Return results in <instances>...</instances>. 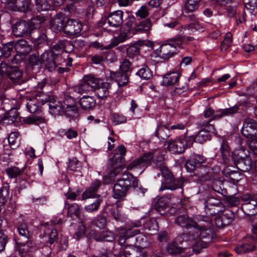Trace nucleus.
<instances>
[{"instance_id":"1","label":"nucleus","mask_w":257,"mask_h":257,"mask_svg":"<svg viewBox=\"0 0 257 257\" xmlns=\"http://www.w3.org/2000/svg\"><path fill=\"white\" fill-rule=\"evenodd\" d=\"M164 154L163 152L155 151L145 154L140 158L133 161L127 167V170H132L137 175H140L148 164L154 163L159 168L163 178L160 191L166 189L175 190L182 187L183 181L175 180L168 168L164 165Z\"/></svg>"},{"instance_id":"2","label":"nucleus","mask_w":257,"mask_h":257,"mask_svg":"<svg viewBox=\"0 0 257 257\" xmlns=\"http://www.w3.org/2000/svg\"><path fill=\"white\" fill-rule=\"evenodd\" d=\"M196 219L198 222H196L192 230H189L188 239L193 243L194 251L198 253L211 241L213 234L210 229L208 217L199 216Z\"/></svg>"},{"instance_id":"3","label":"nucleus","mask_w":257,"mask_h":257,"mask_svg":"<svg viewBox=\"0 0 257 257\" xmlns=\"http://www.w3.org/2000/svg\"><path fill=\"white\" fill-rule=\"evenodd\" d=\"M131 187L134 188L136 192L139 195H144L147 190L142 187L139 181L131 174L125 171L114 185L113 197L117 200H123Z\"/></svg>"},{"instance_id":"4","label":"nucleus","mask_w":257,"mask_h":257,"mask_svg":"<svg viewBox=\"0 0 257 257\" xmlns=\"http://www.w3.org/2000/svg\"><path fill=\"white\" fill-rule=\"evenodd\" d=\"M125 153L126 149L122 145L118 146L114 150L113 157L108 161L107 168L111 171L108 175L103 177L104 184H109L114 181L116 176L123 169L122 163Z\"/></svg>"},{"instance_id":"5","label":"nucleus","mask_w":257,"mask_h":257,"mask_svg":"<svg viewBox=\"0 0 257 257\" xmlns=\"http://www.w3.org/2000/svg\"><path fill=\"white\" fill-rule=\"evenodd\" d=\"M123 20L122 25L127 29V33L125 34V38L130 37L128 33H131V31L133 34L138 33H147L150 32L153 26L150 19H147L144 22L139 21L132 11L124 12Z\"/></svg>"},{"instance_id":"6","label":"nucleus","mask_w":257,"mask_h":257,"mask_svg":"<svg viewBox=\"0 0 257 257\" xmlns=\"http://www.w3.org/2000/svg\"><path fill=\"white\" fill-rule=\"evenodd\" d=\"M45 21V17L43 15L33 17L28 21L20 20L12 26V33L17 37H29L34 28H40Z\"/></svg>"},{"instance_id":"7","label":"nucleus","mask_w":257,"mask_h":257,"mask_svg":"<svg viewBox=\"0 0 257 257\" xmlns=\"http://www.w3.org/2000/svg\"><path fill=\"white\" fill-rule=\"evenodd\" d=\"M180 41L175 40L173 43H164L151 54V59L156 63L165 62L176 54V45L179 46Z\"/></svg>"},{"instance_id":"8","label":"nucleus","mask_w":257,"mask_h":257,"mask_svg":"<svg viewBox=\"0 0 257 257\" xmlns=\"http://www.w3.org/2000/svg\"><path fill=\"white\" fill-rule=\"evenodd\" d=\"M242 135L246 138L250 139L247 143L250 150L257 156V122L253 119L246 118L244 119L241 128Z\"/></svg>"},{"instance_id":"9","label":"nucleus","mask_w":257,"mask_h":257,"mask_svg":"<svg viewBox=\"0 0 257 257\" xmlns=\"http://www.w3.org/2000/svg\"><path fill=\"white\" fill-rule=\"evenodd\" d=\"M249 155V152L242 147L233 151L232 159L238 170L242 172H247L250 169L252 161Z\"/></svg>"},{"instance_id":"10","label":"nucleus","mask_w":257,"mask_h":257,"mask_svg":"<svg viewBox=\"0 0 257 257\" xmlns=\"http://www.w3.org/2000/svg\"><path fill=\"white\" fill-rule=\"evenodd\" d=\"M124 12L121 10H117L113 12H110L106 17L102 18L101 20L98 23L97 25L99 27H102L108 33L112 32L110 29H107L105 27L106 22L110 27L118 28L122 25L123 18Z\"/></svg>"},{"instance_id":"11","label":"nucleus","mask_w":257,"mask_h":257,"mask_svg":"<svg viewBox=\"0 0 257 257\" xmlns=\"http://www.w3.org/2000/svg\"><path fill=\"white\" fill-rule=\"evenodd\" d=\"M193 144L192 137H182L176 140H171L168 143L167 149L173 154H180Z\"/></svg>"},{"instance_id":"12","label":"nucleus","mask_w":257,"mask_h":257,"mask_svg":"<svg viewBox=\"0 0 257 257\" xmlns=\"http://www.w3.org/2000/svg\"><path fill=\"white\" fill-rule=\"evenodd\" d=\"M40 28H34V30L29 36L31 39L34 49L36 51L45 46H49L50 43V40H49L47 35V30Z\"/></svg>"},{"instance_id":"13","label":"nucleus","mask_w":257,"mask_h":257,"mask_svg":"<svg viewBox=\"0 0 257 257\" xmlns=\"http://www.w3.org/2000/svg\"><path fill=\"white\" fill-rule=\"evenodd\" d=\"M129 230L125 228H120L118 230L117 236H118V242L121 246V249L125 257H138L140 252H138V249L132 245H125V242L127 238H129Z\"/></svg>"},{"instance_id":"14","label":"nucleus","mask_w":257,"mask_h":257,"mask_svg":"<svg viewBox=\"0 0 257 257\" xmlns=\"http://www.w3.org/2000/svg\"><path fill=\"white\" fill-rule=\"evenodd\" d=\"M48 98V94L40 92L31 98H28L26 104L28 111L30 113L36 112L40 106L46 102Z\"/></svg>"},{"instance_id":"15","label":"nucleus","mask_w":257,"mask_h":257,"mask_svg":"<svg viewBox=\"0 0 257 257\" xmlns=\"http://www.w3.org/2000/svg\"><path fill=\"white\" fill-rule=\"evenodd\" d=\"M241 200V209L245 214L253 215L257 213V196L246 194L242 196Z\"/></svg>"},{"instance_id":"16","label":"nucleus","mask_w":257,"mask_h":257,"mask_svg":"<svg viewBox=\"0 0 257 257\" xmlns=\"http://www.w3.org/2000/svg\"><path fill=\"white\" fill-rule=\"evenodd\" d=\"M62 104L65 115L67 117L73 119L78 116V107L74 98L69 95H65Z\"/></svg>"},{"instance_id":"17","label":"nucleus","mask_w":257,"mask_h":257,"mask_svg":"<svg viewBox=\"0 0 257 257\" xmlns=\"http://www.w3.org/2000/svg\"><path fill=\"white\" fill-rule=\"evenodd\" d=\"M143 42L141 40L136 41L133 44L127 47L125 50L127 57L132 60L130 62L128 60L124 59L123 61L120 62V64H132V63L137 61L140 57V53L141 50V44Z\"/></svg>"},{"instance_id":"18","label":"nucleus","mask_w":257,"mask_h":257,"mask_svg":"<svg viewBox=\"0 0 257 257\" xmlns=\"http://www.w3.org/2000/svg\"><path fill=\"white\" fill-rule=\"evenodd\" d=\"M64 33L71 36L79 34L83 29V24L79 19H70L67 17L66 20Z\"/></svg>"},{"instance_id":"19","label":"nucleus","mask_w":257,"mask_h":257,"mask_svg":"<svg viewBox=\"0 0 257 257\" xmlns=\"http://www.w3.org/2000/svg\"><path fill=\"white\" fill-rule=\"evenodd\" d=\"M233 212L229 209H224L223 211L219 210L215 215L214 222L217 227H221L228 225L234 218Z\"/></svg>"},{"instance_id":"20","label":"nucleus","mask_w":257,"mask_h":257,"mask_svg":"<svg viewBox=\"0 0 257 257\" xmlns=\"http://www.w3.org/2000/svg\"><path fill=\"white\" fill-rule=\"evenodd\" d=\"M166 249L168 253L171 255H178L179 257H188L194 251L193 248H182L175 241L168 243Z\"/></svg>"},{"instance_id":"21","label":"nucleus","mask_w":257,"mask_h":257,"mask_svg":"<svg viewBox=\"0 0 257 257\" xmlns=\"http://www.w3.org/2000/svg\"><path fill=\"white\" fill-rule=\"evenodd\" d=\"M61 218H56L51 221V225L49 223H45V228L44 230L45 236L48 238V242L50 244H53L58 238V233L57 230L53 228L52 224H57L61 223Z\"/></svg>"},{"instance_id":"22","label":"nucleus","mask_w":257,"mask_h":257,"mask_svg":"<svg viewBox=\"0 0 257 257\" xmlns=\"http://www.w3.org/2000/svg\"><path fill=\"white\" fill-rule=\"evenodd\" d=\"M67 19V17L62 13L56 15L50 21L51 29L56 33L59 32L64 33Z\"/></svg>"},{"instance_id":"23","label":"nucleus","mask_w":257,"mask_h":257,"mask_svg":"<svg viewBox=\"0 0 257 257\" xmlns=\"http://www.w3.org/2000/svg\"><path fill=\"white\" fill-rule=\"evenodd\" d=\"M130 69L129 65H119V70L114 73L113 77L119 87L128 82Z\"/></svg>"},{"instance_id":"24","label":"nucleus","mask_w":257,"mask_h":257,"mask_svg":"<svg viewBox=\"0 0 257 257\" xmlns=\"http://www.w3.org/2000/svg\"><path fill=\"white\" fill-rule=\"evenodd\" d=\"M15 51V41L4 43L0 41V64H9L3 59L10 58L12 53Z\"/></svg>"},{"instance_id":"25","label":"nucleus","mask_w":257,"mask_h":257,"mask_svg":"<svg viewBox=\"0 0 257 257\" xmlns=\"http://www.w3.org/2000/svg\"><path fill=\"white\" fill-rule=\"evenodd\" d=\"M205 162L206 158L203 156L197 154L192 155L186 163V169L189 172H193L199 167L200 164Z\"/></svg>"},{"instance_id":"26","label":"nucleus","mask_w":257,"mask_h":257,"mask_svg":"<svg viewBox=\"0 0 257 257\" xmlns=\"http://www.w3.org/2000/svg\"><path fill=\"white\" fill-rule=\"evenodd\" d=\"M46 102H48L49 111L53 115L65 114L63 104L61 102L57 100L54 96L49 95Z\"/></svg>"},{"instance_id":"27","label":"nucleus","mask_w":257,"mask_h":257,"mask_svg":"<svg viewBox=\"0 0 257 257\" xmlns=\"http://www.w3.org/2000/svg\"><path fill=\"white\" fill-rule=\"evenodd\" d=\"M220 201L214 197L209 198L205 202L204 209L207 217L216 215L219 212V205L220 204Z\"/></svg>"},{"instance_id":"28","label":"nucleus","mask_w":257,"mask_h":257,"mask_svg":"<svg viewBox=\"0 0 257 257\" xmlns=\"http://www.w3.org/2000/svg\"><path fill=\"white\" fill-rule=\"evenodd\" d=\"M180 74L179 70L173 71L166 73L163 77L161 84L164 86L174 85L178 81Z\"/></svg>"},{"instance_id":"29","label":"nucleus","mask_w":257,"mask_h":257,"mask_svg":"<svg viewBox=\"0 0 257 257\" xmlns=\"http://www.w3.org/2000/svg\"><path fill=\"white\" fill-rule=\"evenodd\" d=\"M254 245L251 238L245 239L242 242L237 245L234 250L238 254L246 253L253 250Z\"/></svg>"},{"instance_id":"30","label":"nucleus","mask_w":257,"mask_h":257,"mask_svg":"<svg viewBox=\"0 0 257 257\" xmlns=\"http://www.w3.org/2000/svg\"><path fill=\"white\" fill-rule=\"evenodd\" d=\"M100 186V182L99 180H96L94 181L83 193L82 195V200L96 197L97 196L96 192Z\"/></svg>"},{"instance_id":"31","label":"nucleus","mask_w":257,"mask_h":257,"mask_svg":"<svg viewBox=\"0 0 257 257\" xmlns=\"http://www.w3.org/2000/svg\"><path fill=\"white\" fill-rule=\"evenodd\" d=\"M175 222L178 225L183 227H186L190 230H192V227L195 225L196 222L190 218L187 214L180 215L178 216Z\"/></svg>"},{"instance_id":"32","label":"nucleus","mask_w":257,"mask_h":257,"mask_svg":"<svg viewBox=\"0 0 257 257\" xmlns=\"http://www.w3.org/2000/svg\"><path fill=\"white\" fill-rule=\"evenodd\" d=\"M12 65H4L3 69H5L6 72L3 70L1 73L3 75L8 76L11 79L15 80L19 79L22 76V72L18 70L17 67H11Z\"/></svg>"},{"instance_id":"33","label":"nucleus","mask_w":257,"mask_h":257,"mask_svg":"<svg viewBox=\"0 0 257 257\" xmlns=\"http://www.w3.org/2000/svg\"><path fill=\"white\" fill-rule=\"evenodd\" d=\"M17 249L19 251L22 257L24 256L25 253L32 251L34 247L33 242L29 240V239H26V241L24 242L17 241Z\"/></svg>"},{"instance_id":"34","label":"nucleus","mask_w":257,"mask_h":257,"mask_svg":"<svg viewBox=\"0 0 257 257\" xmlns=\"http://www.w3.org/2000/svg\"><path fill=\"white\" fill-rule=\"evenodd\" d=\"M57 57V55L53 53V51H46L41 55V64H57L55 62Z\"/></svg>"},{"instance_id":"35","label":"nucleus","mask_w":257,"mask_h":257,"mask_svg":"<svg viewBox=\"0 0 257 257\" xmlns=\"http://www.w3.org/2000/svg\"><path fill=\"white\" fill-rule=\"evenodd\" d=\"M67 42L64 40H58L57 42L50 43V45L48 46L51 49V51H53V53H55L57 55V57L63 52L66 46Z\"/></svg>"},{"instance_id":"36","label":"nucleus","mask_w":257,"mask_h":257,"mask_svg":"<svg viewBox=\"0 0 257 257\" xmlns=\"http://www.w3.org/2000/svg\"><path fill=\"white\" fill-rule=\"evenodd\" d=\"M51 0H35V8L38 12H47L52 9Z\"/></svg>"},{"instance_id":"37","label":"nucleus","mask_w":257,"mask_h":257,"mask_svg":"<svg viewBox=\"0 0 257 257\" xmlns=\"http://www.w3.org/2000/svg\"><path fill=\"white\" fill-rule=\"evenodd\" d=\"M14 8L19 12H26L30 9L31 0H12Z\"/></svg>"},{"instance_id":"38","label":"nucleus","mask_w":257,"mask_h":257,"mask_svg":"<svg viewBox=\"0 0 257 257\" xmlns=\"http://www.w3.org/2000/svg\"><path fill=\"white\" fill-rule=\"evenodd\" d=\"M238 109V107L236 106L223 109H219L215 112H214L213 115V119H217L224 116L232 115L235 113Z\"/></svg>"},{"instance_id":"39","label":"nucleus","mask_w":257,"mask_h":257,"mask_svg":"<svg viewBox=\"0 0 257 257\" xmlns=\"http://www.w3.org/2000/svg\"><path fill=\"white\" fill-rule=\"evenodd\" d=\"M79 103L83 109H88L95 105V99L92 96H83L79 100Z\"/></svg>"},{"instance_id":"40","label":"nucleus","mask_w":257,"mask_h":257,"mask_svg":"<svg viewBox=\"0 0 257 257\" xmlns=\"http://www.w3.org/2000/svg\"><path fill=\"white\" fill-rule=\"evenodd\" d=\"M155 134L159 139L166 140L170 136V129L165 125H158Z\"/></svg>"},{"instance_id":"41","label":"nucleus","mask_w":257,"mask_h":257,"mask_svg":"<svg viewBox=\"0 0 257 257\" xmlns=\"http://www.w3.org/2000/svg\"><path fill=\"white\" fill-rule=\"evenodd\" d=\"M201 0H187L184 8L186 13H193L197 11L200 6Z\"/></svg>"},{"instance_id":"42","label":"nucleus","mask_w":257,"mask_h":257,"mask_svg":"<svg viewBox=\"0 0 257 257\" xmlns=\"http://www.w3.org/2000/svg\"><path fill=\"white\" fill-rule=\"evenodd\" d=\"M149 9L146 5L142 6L140 9L135 13V17L139 21L144 22L147 19L149 15Z\"/></svg>"},{"instance_id":"43","label":"nucleus","mask_w":257,"mask_h":257,"mask_svg":"<svg viewBox=\"0 0 257 257\" xmlns=\"http://www.w3.org/2000/svg\"><path fill=\"white\" fill-rule=\"evenodd\" d=\"M110 84L108 82H101L96 89V94L98 97L103 98L106 97L109 94Z\"/></svg>"},{"instance_id":"44","label":"nucleus","mask_w":257,"mask_h":257,"mask_svg":"<svg viewBox=\"0 0 257 257\" xmlns=\"http://www.w3.org/2000/svg\"><path fill=\"white\" fill-rule=\"evenodd\" d=\"M232 43V35L230 33H227L225 35L223 41L220 45V49L222 52H226L231 46Z\"/></svg>"},{"instance_id":"45","label":"nucleus","mask_w":257,"mask_h":257,"mask_svg":"<svg viewBox=\"0 0 257 257\" xmlns=\"http://www.w3.org/2000/svg\"><path fill=\"white\" fill-rule=\"evenodd\" d=\"M95 239L98 241H112L114 239L113 233L109 231H103L100 232L98 236H95Z\"/></svg>"},{"instance_id":"46","label":"nucleus","mask_w":257,"mask_h":257,"mask_svg":"<svg viewBox=\"0 0 257 257\" xmlns=\"http://www.w3.org/2000/svg\"><path fill=\"white\" fill-rule=\"evenodd\" d=\"M74 90L78 93H83L92 91L91 87L89 86L84 77L83 78L80 83L78 85L75 86Z\"/></svg>"},{"instance_id":"47","label":"nucleus","mask_w":257,"mask_h":257,"mask_svg":"<svg viewBox=\"0 0 257 257\" xmlns=\"http://www.w3.org/2000/svg\"><path fill=\"white\" fill-rule=\"evenodd\" d=\"M145 229L152 231L150 234H155L158 230V224L155 219H150L146 221L144 225Z\"/></svg>"},{"instance_id":"48","label":"nucleus","mask_w":257,"mask_h":257,"mask_svg":"<svg viewBox=\"0 0 257 257\" xmlns=\"http://www.w3.org/2000/svg\"><path fill=\"white\" fill-rule=\"evenodd\" d=\"M84 77L86 79L89 86L91 87V90L96 89L102 81L100 79L96 78L91 75H86Z\"/></svg>"},{"instance_id":"49","label":"nucleus","mask_w":257,"mask_h":257,"mask_svg":"<svg viewBox=\"0 0 257 257\" xmlns=\"http://www.w3.org/2000/svg\"><path fill=\"white\" fill-rule=\"evenodd\" d=\"M191 137L193 138V141H194L200 144H202L207 140L211 139V135L202 130L198 133L194 138Z\"/></svg>"},{"instance_id":"50","label":"nucleus","mask_w":257,"mask_h":257,"mask_svg":"<svg viewBox=\"0 0 257 257\" xmlns=\"http://www.w3.org/2000/svg\"><path fill=\"white\" fill-rule=\"evenodd\" d=\"M184 31L186 30H191L192 32H195L197 31H203L204 27L202 24L199 21L194 22H191L189 24H186L184 26Z\"/></svg>"},{"instance_id":"51","label":"nucleus","mask_w":257,"mask_h":257,"mask_svg":"<svg viewBox=\"0 0 257 257\" xmlns=\"http://www.w3.org/2000/svg\"><path fill=\"white\" fill-rule=\"evenodd\" d=\"M19 134L17 132H12L9 135L8 142L12 149H14L19 145Z\"/></svg>"},{"instance_id":"52","label":"nucleus","mask_w":257,"mask_h":257,"mask_svg":"<svg viewBox=\"0 0 257 257\" xmlns=\"http://www.w3.org/2000/svg\"><path fill=\"white\" fill-rule=\"evenodd\" d=\"M137 74L141 78L146 80L151 78L153 76L152 71L147 65H145L144 67L140 69L137 72Z\"/></svg>"},{"instance_id":"53","label":"nucleus","mask_w":257,"mask_h":257,"mask_svg":"<svg viewBox=\"0 0 257 257\" xmlns=\"http://www.w3.org/2000/svg\"><path fill=\"white\" fill-rule=\"evenodd\" d=\"M135 247L140 248H146L149 245V242L147 240V237L145 235L140 234L135 238Z\"/></svg>"},{"instance_id":"54","label":"nucleus","mask_w":257,"mask_h":257,"mask_svg":"<svg viewBox=\"0 0 257 257\" xmlns=\"http://www.w3.org/2000/svg\"><path fill=\"white\" fill-rule=\"evenodd\" d=\"M102 199L100 198H98L92 203L86 205L84 207V209L86 212L88 213L95 212L99 208Z\"/></svg>"},{"instance_id":"55","label":"nucleus","mask_w":257,"mask_h":257,"mask_svg":"<svg viewBox=\"0 0 257 257\" xmlns=\"http://www.w3.org/2000/svg\"><path fill=\"white\" fill-rule=\"evenodd\" d=\"M111 119L115 125L125 123L127 120L126 117L124 115L117 113L112 114Z\"/></svg>"},{"instance_id":"56","label":"nucleus","mask_w":257,"mask_h":257,"mask_svg":"<svg viewBox=\"0 0 257 257\" xmlns=\"http://www.w3.org/2000/svg\"><path fill=\"white\" fill-rule=\"evenodd\" d=\"M103 56L104 57V62L107 63H113L117 60L115 53L112 50L107 49Z\"/></svg>"},{"instance_id":"57","label":"nucleus","mask_w":257,"mask_h":257,"mask_svg":"<svg viewBox=\"0 0 257 257\" xmlns=\"http://www.w3.org/2000/svg\"><path fill=\"white\" fill-rule=\"evenodd\" d=\"M59 133L61 135L65 136L69 140L76 138L78 136L77 132L72 128L62 130L59 131Z\"/></svg>"},{"instance_id":"58","label":"nucleus","mask_w":257,"mask_h":257,"mask_svg":"<svg viewBox=\"0 0 257 257\" xmlns=\"http://www.w3.org/2000/svg\"><path fill=\"white\" fill-rule=\"evenodd\" d=\"M24 121L28 124L34 123L39 124V123L44 122V119L40 116L32 115L31 116L25 117Z\"/></svg>"},{"instance_id":"59","label":"nucleus","mask_w":257,"mask_h":257,"mask_svg":"<svg viewBox=\"0 0 257 257\" xmlns=\"http://www.w3.org/2000/svg\"><path fill=\"white\" fill-rule=\"evenodd\" d=\"M7 173L10 178H16L20 175L23 169H20L16 167H10L7 170Z\"/></svg>"},{"instance_id":"60","label":"nucleus","mask_w":257,"mask_h":257,"mask_svg":"<svg viewBox=\"0 0 257 257\" xmlns=\"http://www.w3.org/2000/svg\"><path fill=\"white\" fill-rule=\"evenodd\" d=\"M17 229L20 235L25 237L27 240L29 239V232L25 223L20 224L18 227Z\"/></svg>"},{"instance_id":"61","label":"nucleus","mask_w":257,"mask_h":257,"mask_svg":"<svg viewBox=\"0 0 257 257\" xmlns=\"http://www.w3.org/2000/svg\"><path fill=\"white\" fill-rule=\"evenodd\" d=\"M68 213L70 216L74 215L77 217H80V211L78 205L76 203H73L70 205L68 208Z\"/></svg>"},{"instance_id":"62","label":"nucleus","mask_w":257,"mask_h":257,"mask_svg":"<svg viewBox=\"0 0 257 257\" xmlns=\"http://www.w3.org/2000/svg\"><path fill=\"white\" fill-rule=\"evenodd\" d=\"M111 214L116 221L124 222L127 218L126 215L118 209L114 210Z\"/></svg>"},{"instance_id":"63","label":"nucleus","mask_w":257,"mask_h":257,"mask_svg":"<svg viewBox=\"0 0 257 257\" xmlns=\"http://www.w3.org/2000/svg\"><path fill=\"white\" fill-rule=\"evenodd\" d=\"M165 26L171 29L176 28L180 33L182 32L183 33L184 29H185V28H184V26L181 25L177 20H174L170 23H166Z\"/></svg>"},{"instance_id":"64","label":"nucleus","mask_w":257,"mask_h":257,"mask_svg":"<svg viewBox=\"0 0 257 257\" xmlns=\"http://www.w3.org/2000/svg\"><path fill=\"white\" fill-rule=\"evenodd\" d=\"M26 57L23 54L16 52V54L10 59L11 60V64H19L26 59Z\"/></svg>"}]
</instances>
